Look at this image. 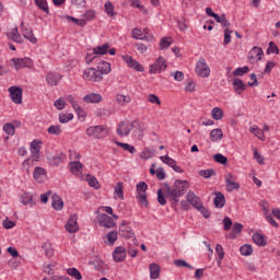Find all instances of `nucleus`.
I'll use <instances>...</instances> for the list:
<instances>
[{
  "label": "nucleus",
  "instance_id": "46",
  "mask_svg": "<svg viewBox=\"0 0 280 280\" xmlns=\"http://www.w3.org/2000/svg\"><path fill=\"white\" fill-rule=\"evenodd\" d=\"M240 253H241V255H244L245 257L253 255V245L245 244V245L241 246Z\"/></svg>",
  "mask_w": 280,
  "mask_h": 280
},
{
  "label": "nucleus",
  "instance_id": "63",
  "mask_svg": "<svg viewBox=\"0 0 280 280\" xmlns=\"http://www.w3.org/2000/svg\"><path fill=\"white\" fill-rule=\"evenodd\" d=\"M3 131L7 133V135H14V132H15V128H14V125H12V124H5L4 126H3Z\"/></svg>",
  "mask_w": 280,
  "mask_h": 280
},
{
  "label": "nucleus",
  "instance_id": "15",
  "mask_svg": "<svg viewBox=\"0 0 280 280\" xmlns=\"http://www.w3.org/2000/svg\"><path fill=\"white\" fill-rule=\"evenodd\" d=\"M132 37L136 38V40H152V35L148 33V28H144L143 31L135 28L132 31Z\"/></svg>",
  "mask_w": 280,
  "mask_h": 280
},
{
  "label": "nucleus",
  "instance_id": "38",
  "mask_svg": "<svg viewBox=\"0 0 280 280\" xmlns=\"http://www.w3.org/2000/svg\"><path fill=\"white\" fill-rule=\"evenodd\" d=\"M93 49L97 56H106V54H108V49H110V45L103 44L102 46H96Z\"/></svg>",
  "mask_w": 280,
  "mask_h": 280
},
{
  "label": "nucleus",
  "instance_id": "36",
  "mask_svg": "<svg viewBox=\"0 0 280 280\" xmlns=\"http://www.w3.org/2000/svg\"><path fill=\"white\" fill-rule=\"evenodd\" d=\"M71 174H80L82 172V164L80 161H72L69 163Z\"/></svg>",
  "mask_w": 280,
  "mask_h": 280
},
{
  "label": "nucleus",
  "instance_id": "4",
  "mask_svg": "<svg viewBox=\"0 0 280 280\" xmlns=\"http://www.w3.org/2000/svg\"><path fill=\"white\" fill-rule=\"evenodd\" d=\"M148 184L145 182H140L137 184V198L140 200V205L142 207H148L150 203L148 202Z\"/></svg>",
  "mask_w": 280,
  "mask_h": 280
},
{
  "label": "nucleus",
  "instance_id": "31",
  "mask_svg": "<svg viewBox=\"0 0 280 280\" xmlns=\"http://www.w3.org/2000/svg\"><path fill=\"white\" fill-rule=\"evenodd\" d=\"M211 117L214 121H221V119H224V110L220 107H214L211 110Z\"/></svg>",
  "mask_w": 280,
  "mask_h": 280
},
{
  "label": "nucleus",
  "instance_id": "45",
  "mask_svg": "<svg viewBox=\"0 0 280 280\" xmlns=\"http://www.w3.org/2000/svg\"><path fill=\"white\" fill-rule=\"evenodd\" d=\"M104 8L108 16H115L117 14L115 13V5H113V2L106 1Z\"/></svg>",
  "mask_w": 280,
  "mask_h": 280
},
{
  "label": "nucleus",
  "instance_id": "43",
  "mask_svg": "<svg viewBox=\"0 0 280 280\" xmlns=\"http://www.w3.org/2000/svg\"><path fill=\"white\" fill-rule=\"evenodd\" d=\"M35 4L39 10H43L46 14H49V4L47 3V0H35Z\"/></svg>",
  "mask_w": 280,
  "mask_h": 280
},
{
  "label": "nucleus",
  "instance_id": "16",
  "mask_svg": "<svg viewBox=\"0 0 280 280\" xmlns=\"http://www.w3.org/2000/svg\"><path fill=\"white\" fill-rule=\"evenodd\" d=\"M131 130H133V136L137 139H143V131L145 130V125L141 121H133Z\"/></svg>",
  "mask_w": 280,
  "mask_h": 280
},
{
  "label": "nucleus",
  "instance_id": "1",
  "mask_svg": "<svg viewBox=\"0 0 280 280\" xmlns=\"http://www.w3.org/2000/svg\"><path fill=\"white\" fill-rule=\"evenodd\" d=\"M187 189H189V182L185 179H176L173 186L165 184L163 189L160 188L158 190V202L162 207H165L167 205L165 198H167L173 205H178L180 197L185 196Z\"/></svg>",
  "mask_w": 280,
  "mask_h": 280
},
{
  "label": "nucleus",
  "instance_id": "41",
  "mask_svg": "<svg viewBox=\"0 0 280 280\" xmlns=\"http://www.w3.org/2000/svg\"><path fill=\"white\" fill-rule=\"evenodd\" d=\"M82 180H86L88 185H90L94 189H100L102 187V185L100 184V182L97 180V178L95 176L82 177Z\"/></svg>",
  "mask_w": 280,
  "mask_h": 280
},
{
  "label": "nucleus",
  "instance_id": "44",
  "mask_svg": "<svg viewBox=\"0 0 280 280\" xmlns=\"http://www.w3.org/2000/svg\"><path fill=\"white\" fill-rule=\"evenodd\" d=\"M150 174L152 176H154V174H156V176H165V170H163V167L156 168V164H152L150 167Z\"/></svg>",
  "mask_w": 280,
  "mask_h": 280
},
{
  "label": "nucleus",
  "instance_id": "11",
  "mask_svg": "<svg viewBox=\"0 0 280 280\" xmlns=\"http://www.w3.org/2000/svg\"><path fill=\"white\" fill-rule=\"evenodd\" d=\"M42 148H43V141L36 139L31 142L30 152H31L34 161H38V159H40Z\"/></svg>",
  "mask_w": 280,
  "mask_h": 280
},
{
  "label": "nucleus",
  "instance_id": "64",
  "mask_svg": "<svg viewBox=\"0 0 280 280\" xmlns=\"http://www.w3.org/2000/svg\"><path fill=\"white\" fill-rule=\"evenodd\" d=\"M231 34H233V31L225 28L224 30V40L223 45H229L231 43Z\"/></svg>",
  "mask_w": 280,
  "mask_h": 280
},
{
  "label": "nucleus",
  "instance_id": "35",
  "mask_svg": "<svg viewBox=\"0 0 280 280\" xmlns=\"http://www.w3.org/2000/svg\"><path fill=\"white\" fill-rule=\"evenodd\" d=\"M242 229H244V225L242 223L235 222L230 233L231 240H235V237L242 233Z\"/></svg>",
  "mask_w": 280,
  "mask_h": 280
},
{
  "label": "nucleus",
  "instance_id": "54",
  "mask_svg": "<svg viewBox=\"0 0 280 280\" xmlns=\"http://www.w3.org/2000/svg\"><path fill=\"white\" fill-rule=\"evenodd\" d=\"M197 211H199L206 220H209V218H211V212L209 211V209L202 206V203L197 208Z\"/></svg>",
  "mask_w": 280,
  "mask_h": 280
},
{
  "label": "nucleus",
  "instance_id": "8",
  "mask_svg": "<svg viewBox=\"0 0 280 280\" xmlns=\"http://www.w3.org/2000/svg\"><path fill=\"white\" fill-rule=\"evenodd\" d=\"M9 93L13 104H23V89L19 86H11L9 88Z\"/></svg>",
  "mask_w": 280,
  "mask_h": 280
},
{
  "label": "nucleus",
  "instance_id": "60",
  "mask_svg": "<svg viewBox=\"0 0 280 280\" xmlns=\"http://www.w3.org/2000/svg\"><path fill=\"white\" fill-rule=\"evenodd\" d=\"M249 68L248 66L242 67V68H236L233 72V75L242 77L245 73H248Z\"/></svg>",
  "mask_w": 280,
  "mask_h": 280
},
{
  "label": "nucleus",
  "instance_id": "42",
  "mask_svg": "<svg viewBox=\"0 0 280 280\" xmlns=\"http://www.w3.org/2000/svg\"><path fill=\"white\" fill-rule=\"evenodd\" d=\"M67 273L69 275V277H73V279L75 280H82V273L75 267L68 268Z\"/></svg>",
  "mask_w": 280,
  "mask_h": 280
},
{
  "label": "nucleus",
  "instance_id": "34",
  "mask_svg": "<svg viewBox=\"0 0 280 280\" xmlns=\"http://www.w3.org/2000/svg\"><path fill=\"white\" fill-rule=\"evenodd\" d=\"M223 137H224V133L222 132V129H220V128L213 129L210 132V140L213 141V142L222 141Z\"/></svg>",
  "mask_w": 280,
  "mask_h": 280
},
{
  "label": "nucleus",
  "instance_id": "49",
  "mask_svg": "<svg viewBox=\"0 0 280 280\" xmlns=\"http://www.w3.org/2000/svg\"><path fill=\"white\" fill-rule=\"evenodd\" d=\"M213 159H214L215 163H220L221 165H226V163H229V159L226 156L222 155L221 153L214 154Z\"/></svg>",
  "mask_w": 280,
  "mask_h": 280
},
{
  "label": "nucleus",
  "instance_id": "29",
  "mask_svg": "<svg viewBox=\"0 0 280 280\" xmlns=\"http://www.w3.org/2000/svg\"><path fill=\"white\" fill-rule=\"evenodd\" d=\"M249 132L255 135L259 141H266V135H264V130L260 129L257 125L249 127Z\"/></svg>",
  "mask_w": 280,
  "mask_h": 280
},
{
  "label": "nucleus",
  "instance_id": "30",
  "mask_svg": "<svg viewBox=\"0 0 280 280\" xmlns=\"http://www.w3.org/2000/svg\"><path fill=\"white\" fill-rule=\"evenodd\" d=\"M156 156V149L154 148H147L140 153V159L148 161V159H152Z\"/></svg>",
  "mask_w": 280,
  "mask_h": 280
},
{
  "label": "nucleus",
  "instance_id": "27",
  "mask_svg": "<svg viewBox=\"0 0 280 280\" xmlns=\"http://www.w3.org/2000/svg\"><path fill=\"white\" fill-rule=\"evenodd\" d=\"M8 38L10 40H13L14 43H23V37L21 36V33H19V28L14 27L11 32L7 34Z\"/></svg>",
  "mask_w": 280,
  "mask_h": 280
},
{
  "label": "nucleus",
  "instance_id": "55",
  "mask_svg": "<svg viewBox=\"0 0 280 280\" xmlns=\"http://www.w3.org/2000/svg\"><path fill=\"white\" fill-rule=\"evenodd\" d=\"M73 119V114H59L60 124H69Z\"/></svg>",
  "mask_w": 280,
  "mask_h": 280
},
{
  "label": "nucleus",
  "instance_id": "5",
  "mask_svg": "<svg viewBox=\"0 0 280 280\" xmlns=\"http://www.w3.org/2000/svg\"><path fill=\"white\" fill-rule=\"evenodd\" d=\"M83 80H88L89 82H102V80H104V77H102V73H100L97 69L88 68L83 72Z\"/></svg>",
  "mask_w": 280,
  "mask_h": 280
},
{
  "label": "nucleus",
  "instance_id": "7",
  "mask_svg": "<svg viewBox=\"0 0 280 280\" xmlns=\"http://www.w3.org/2000/svg\"><path fill=\"white\" fill-rule=\"evenodd\" d=\"M167 69V63L165 62V58L159 57L153 65L149 67V73L156 74L161 73V71H165Z\"/></svg>",
  "mask_w": 280,
  "mask_h": 280
},
{
  "label": "nucleus",
  "instance_id": "48",
  "mask_svg": "<svg viewBox=\"0 0 280 280\" xmlns=\"http://www.w3.org/2000/svg\"><path fill=\"white\" fill-rule=\"evenodd\" d=\"M160 160L162 161V163L168 165V167H174V165L176 164V160L170 158V155L160 156Z\"/></svg>",
  "mask_w": 280,
  "mask_h": 280
},
{
  "label": "nucleus",
  "instance_id": "19",
  "mask_svg": "<svg viewBox=\"0 0 280 280\" xmlns=\"http://www.w3.org/2000/svg\"><path fill=\"white\" fill-rule=\"evenodd\" d=\"M186 200L195 207V209L199 208L202 205V201L200 200V197L196 196V192L189 190L186 195Z\"/></svg>",
  "mask_w": 280,
  "mask_h": 280
},
{
  "label": "nucleus",
  "instance_id": "25",
  "mask_svg": "<svg viewBox=\"0 0 280 280\" xmlns=\"http://www.w3.org/2000/svg\"><path fill=\"white\" fill-rule=\"evenodd\" d=\"M22 36L26 38V40H30V43H33V45L38 43V39L34 36V31L32 28L23 27Z\"/></svg>",
  "mask_w": 280,
  "mask_h": 280
},
{
  "label": "nucleus",
  "instance_id": "6",
  "mask_svg": "<svg viewBox=\"0 0 280 280\" xmlns=\"http://www.w3.org/2000/svg\"><path fill=\"white\" fill-rule=\"evenodd\" d=\"M15 71H21V69L34 67V61L31 58H13L11 59Z\"/></svg>",
  "mask_w": 280,
  "mask_h": 280
},
{
  "label": "nucleus",
  "instance_id": "50",
  "mask_svg": "<svg viewBox=\"0 0 280 280\" xmlns=\"http://www.w3.org/2000/svg\"><path fill=\"white\" fill-rule=\"evenodd\" d=\"M47 132L48 135H61L62 132V128L60 127V125H55V126H50L48 129H47Z\"/></svg>",
  "mask_w": 280,
  "mask_h": 280
},
{
  "label": "nucleus",
  "instance_id": "53",
  "mask_svg": "<svg viewBox=\"0 0 280 280\" xmlns=\"http://www.w3.org/2000/svg\"><path fill=\"white\" fill-rule=\"evenodd\" d=\"M97 52H95V49L93 48L92 50H89L85 57L86 63L91 65L92 61L95 60V58H97Z\"/></svg>",
  "mask_w": 280,
  "mask_h": 280
},
{
  "label": "nucleus",
  "instance_id": "12",
  "mask_svg": "<svg viewBox=\"0 0 280 280\" xmlns=\"http://www.w3.org/2000/svg\"><path fill=\"white\" fill-rule=\"evenodd\" d=\"M65 229L68 233H78V231H80V226L78 225V214L70 215Z\"/></svg>",
  "mask_w": 280,
  "mask_h": 280
},
{
  "label": "nucleus",
  "instance_id": "57",
  "mask_svg": "<svg viewBox=\"0 0 280 280\" xmlns=\"http://www.w3.org/2000/svg\"><path fill=\"white\" fill-rule=\"evenodd\" d=\"M116 101L118 102V104H122V105L130 104V96L118 94L116 96Z\"/></svg>",
  "mask_w": 280,
  "mask_h": 280
},
{
  "label": "nucleus",
  "instance_id": "28",
  "mask_svg": "<svg viewBox=\"0 0 280 280\" xmlns=\"http://www.w3.org/2000/svg\"><path fill=\"white\" fill-rule=\"evenodd\" d=\"M151 279H159L161 277V266L156 262H152L149 266Z\"/></svg>",
  "mask_w": 280,
  "mask_h": 280
},
{
  "label": "nucleus",
  "instance_id": "39",
  "mask_svg": "<svg viewBox=\"0 0 280 280\" xmlns=\"http://www.w3.org/2000/svg\"><path fill=\"white\" fill-rule=\"evenodd\" d=\"M118 148H122V150H126V152H130V154H135L137 152V149L132 144L119 142V141H114Z\"/></svg>",
  "mask_w": 280,
  "mask_h": 280
},
{
  "label": "nucleus",
  "instance_id": "10",
  "mask_svg": "<svg viewBox=\"0 0 280 280\" xmlns=\"http://www.w3.org/2000/svg\"><path fill=\"white\" fill-rule=\"evenodd\" d=\"M97 221L101 226H104V229H115V226H117L115 221L110 217H108V214L105 213L98 214Z\"/></svg>",
  "mask_w": 280,
  "mask_h": 280
},
{
  "label": "nucleus",
  "instance_id": "24",
  "mask_svg": "<svg viewBox=\"0 0 280 280\" xmlns=\"http://www.w3.org/2000/svg\"><path fill=\"white\" fill-rule=\"evenodd\" d=\"M232 85L237 95H242L246 91V84H244L242 79H233Z\"/></svg>",
  "mask_w": 280,
  "mask_h": 280
},
{
  "label": "nucleus",
  "instance_id": "22",
  "mask_svg": "<svg viewBox=\"0 0 280 280\" xmlns=\"http://www.w3.org/2000/svg\"><path fill=\"white\" fill-rule=\"evenodd\" d=\"M262 57H264V50L257 46L253 47L247 56L249 60H257V61L261 60Z\"/></svg>",
  "mask_w": 280,
  "mask_h": 280
},
{
  "label": "nucleus",
  "instance_id": "56",
  "mask_svg": "<svg viewBox=\"0 0 280 280\" xmlns=\"http://www.w3.org/2000/svg\"><path fill=\"white\" fill-rule=\"evenodd\" d=\"M68 21H72L75 25H79V27H84L86 25V20L84 19H75L72 16H67Z\"/></svg>",
  "mask_w": 280,
  "mask_h": 280
},
{
  "label": "nucleus",
  "instance_id": "13",
  "mask_svg": "<svg viewBox=\"0 0 280 280\" xmlns=\"http://www.w3.org/2000/svg\"><path fill=\"white\" fill-rule=\"evenodd\" d=\"M130 130H132V122L125 120L118 125L117 135H119V137H128Z\"/></svg>",
  "mask_w": 280,
  "mask_h": 280
},
{
  "label": "nucleus",
  "instance_id": "17",
  "mask_svg": "<svg viewBox=\"0 0 280 280\" xmlns=\"http://www.w3.org/2000/svg\"><path fill=\"white\" fill-rule=\"evenodd\" d=\"M213 196V205L215 209H223L224 205H226V197L222 194V191H214Z\"/></svg>",
  "mask_w": 280,
  "mask_h": 280
},
{
  "label": "nucleus",
  "instance_id": "62",
  "mask_svg": "<svg viewBox=\"0 0 280 280\" xmlns=\"http://www.w3.org/2000/svg\"><path fill=\"white\" fill-rule=\"evenodd\" d=\"M66 102L65 98H58L57 101H55L54 106L55 108H57V110H62L66 106Z\"/></svg>",
  "mask_w": 280,
  "mask_h": 280
},
{
  "label": "nucleus",
  "instance_id": "18",
  "mask_svg": "<svg viewBox=\"0 0 280 280\" xmlns=\"http://www.w3.org/2000/svg\"><path fill=\"white\" fill-rule=\"evenodd\" d=\"M113 259L114 261H117L118 264H121V261L126 260V247L118 246L113 252Z\"/></svg>",
  "mask_w": 280,
  "mask_h": 280
},
{
  "label": "nucleus",
  "instance_id": "14",
  "mask_svg": "<svg viewBox=\"0 0 280 280\" xmlns=\"http://www.w3.org/2000/svg\"><path fill=\"white\" fill-rule=\"evenodd\" d=\"M122 60L129 67V69H135V71L143 72V66L139 61L135 60L132 56H122Z\"/></svg>",
  "mask_w": 280,
  "mask_h": 280
},
{
  "label": "nucleus",
  "instance_id": "26",
  "mask_svg": "<svg viewBox=\"0 0 280 280\" xmlns=\"http://www.w3.org/2000/svg\"><path fill=\"white\" fill-rule=\"evenodd\" d=\"M83 102L85 104H100V102H102V96L97 93H90L83 97Z\"/></svg>",
  "mask_w": 280,
  "mask_h": 280
},
{
  "label": "nucleus",
  "instance_id": "21",
  "mask_svg": "<svg viewBox=\"0 0 280 280\" xmlns=\"http://www.w3.org/2000/svg\"><path fill=\"white\" fill-rule=\"evenodd\" d=\"M51 207L55 209V211H62L65 208V201H62V198H60L58 194H54L51 196Z\"/></svg>",
  "mask_w": 280,
  "mask_h": 280
},
{
  "label": "nucleus",
  "instance_id": "9",
  "mask_svg": "<svg viewBox=\"0 0 280 280\" xmlns=\"http://www.w3.org/2000/svg\"><path fill=\"white\" fill-rule=\"evenodd\" d=\"M118 234L120 237H125V240H132V237H135V232L132 231V228H130V225H128V222L126 221L121 222Z\"/></svg>",
  "mask_w": 280,
  "mask_h": 280
},
{
  "label": "nucleus",
  "instance_id": "20",
  "mask_svg": "<svg viewBox=\"0 0 280 280\" xmlns=\"http://www.w3.org/2000/svg\"><path fill=\"white\" fill-rule=\"evenodd\" d=\"M60 80H62V75L57 72H48L46 75V82L49 84V86H57Z\"/></svg>",
  "mask_w": 280,
  "mask_h": 280
},
{
  "label": "nucleus",
  "instance_id": "58",
  "mask_svg": "<svg viewBox=\"0 0 280 280\" xmlns=\"http://www.w3.org/2000/svg\"><path fill=\"white\" fill-rule=\"evenodd\" d=\"M147 100L150 104H156L158 106H161V98H159V96L155 94H149Z\"/></svg>",
  "mask_w": 280,
  "mask_h": 280
},
{
  "label": "nucleus",
  "instance_id": "32",
  "mask_svg": "<svg viewBox=\"0 0 280 280\" xmlns=\"http://www.w3.org/2000/svg\"><path fill=\"white\" fill-rule=\"evenodd\" d=\"M118 238V234L116 231H110L109 233L106 234L105 240L104 241L105 244H107V246H115V241Z\"/></svg>",
  "mask_w": 280,
  "mask_h": 280
},
{
  "label": "nucleus",
  "instance_id": "47",
  "mask_svg": "<svg viewBox=\"0 0 280 280\" xmlns=\"http://www.w3.org/2000/svg\"><path fill=\"white\" fill-rule=\"evenodd\" d=\"M42 248L45 250L46 257H54V247H51V243H44Z\"/></svg>",
  "mask_w": 280,
  "mask_h": 280
},
{
  "label": "nucleus",
  "instance_id": "51",
  "mask_svg": "<svg viewBox=\"0 0 280 280\" xmlns=\"http://www.w3.org/2000/svg\"><path fill=\"white\" fill-rule=\"evenodd\" d=\"M21 202H22L24 206L34 205V199L32 198V195L25 192V194L21 197Z\"/></svg>",
  "mask_w": 280,
  "mask_h": 280
},
{
  "label": "nucleus",
  "instance_id": "33",
  "mask_svg": "<svg viewBox=\"0 0 280 280\" xmlns=\"http://www.w3.org/2000/svg\"><path fill=\"white\" fill-rule=\"evenodd\" d=\"M253 242L257 246H266V244H267L264 234H261L259 232H256V233L253 234Z\"/></svg>",
  "mask_w": 280,
  "mask_h": 280
},
{
  "label": "nucleus",
  "instance_id": "23",
  "mask_svg": "<svg viewBox=\"0 0 280 280\" xmlns=\"http://www.w3.org/2000/svg\"><path fill=\"white\" fill-rule=\"evenodd\" d=\"M96 71L101 73V78H104V75H108V73H110L112 68L108 61H101L97 63Z\"/></svg>",
  "mask_w": 280,
  "mask_h": 280
},
{
  "label": "nucleus",
  "instance_id": "40",
  "mask_svg": "<svg viewBox=\"0 0 280 280\" xmlns=\"http://www.w3.org/2000/svg\"><path fill=\"white\" fill-rule=\"evenodd\" d=\"M233 177L225 178L226 191H235L240 187V184L232 179Z\"/></svg>",
  "mask_w": 280,
  "mask_h": 280
},
{
  "label": "nucleus",
  "instance_id": "37",
  "mask_svg": "<svg viewBox=\"0 0 280 280\" xmlns=\"http://www.w3.org/2000/svg\"><path fill=\"white\" fill-rule=\"evenodd\" d=\"M114 196L119 198V200H124V183L118 182L114 187Z\"/></svg>",
  "mask_w": 280,
  "mask_h": 280
},
{
  "label": "nucleus",
  "instance_id": "52",
  "mask_svg": "<svg viewBox=\"0 0 280 280\" xmlns=\"http://www.w3.org/2000/svg\"><path fill=\"white\" fill-rule=\"evenodd\" d=\"M185 91H187V93H194V91H196V82H194L192 79L186 81Z\"/></svg>",
  "mask_w": 280,
  "mask_h": 280
},
{
  "label": "nucleus",
  "instance_id": "61",
  "mask_svg": "<svg viewBox=\"0 0 280 280\" xmlns=\"http://www.w3.org/2000/svg\"><path fill=\"white\" fill-rule=\"evenodd\" d=\"M267 54H277V55L279 54V47L277 46V44H275V42L269 43Z\"/></svg>",
  "mask_w": 280,
  "mask_h": 280
},
{
  "label": "nucleus",
  "instance_id": "3",
  "mask_svg": "<svg viewBox=\"0 0 280 280\" xmlns=\"http://www.w3.org/2000/svg\"><path fill=\"white\" fill-rule=\"evenodd\" d=\"M85 133L92 139H104L108 135V129L105 126H93L89 127Z\"/></svg>",
  "mask_w": 280,
  "mask_h": 280
},
{
  "label": "nucleus",
  "instance_id": "59",
  "mask_svg": "<svg viewBox=\"0 0 280 280\" xmlns=\"http://www.w3.org/2000/svg\"><path fill=\"white\" fill-rule=\"evenodd\" d=\"M172 45V37H164L160 42V48L161 49H167Z\"/></svg>",
  "mask_w": 280,
  "mask_h": 280
},
{
  "label": "nucleus",
  "instance_id": "2",
  "mask_svg": "<svg viewBox=\"0 0 280 280\" xmlns=\"http://www.w3.org/2000/svg\"><path fill=\"white\" fill-rule=\"evenodd\" d=\"M195 73L198 78H209V75H211V68L205 58H201L196 62Z\"/></svg>",
  "mask_w": 280,
  "mask_h": 280
}]
</instances>
